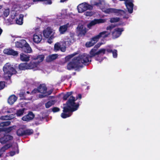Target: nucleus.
Segmentation results:
<instances>
[{
	"mask_svg": "<svg viewBox=\"0 0 160 160\" xmlns=\"http://www.w3.org/2000/svg\"><path fill=\"white\" fill-rule=\"evenodd\" d=\"M76 101L75 98L71 96L66 103L63 104V105L65 106L63 107V112L61 115L62 118H65L70 117L72 112L78 109L80 104L79 102L76 103Z\"/></svg>",
	"mask_w": 160,
	"mask_h": 160,
	"instance_id": "obj_1",
	"label": "nucleus"
},
{
	"mask_svg": "<svg viewBox=\"0 0 160 160\" xmlns=\"http://www.w3.org/2000/svg\"><path fill=\"white\" fill-rule=\"evenodd\" d=\"M4 72V78L5 80H10L11 76L17 73L16 70L12 67V65L7 63L3 68Z\"/></svg>",
	"mask_w": 160,
	"mask_h": 160,
	"instance_id": "obj_2",
	"label": "nucleus"
},
{
	"mask_svg": "<svg viewBox=\"0 0 160 160\" xmlns=\"http://www.w3.org/2000/svg\"><path fill=\"white\" fill-rule=\"evenodd\" d=\"M76 58L79 65H82V64L84 65H88L91 61L89 55L85 53L80 54L78 57H76Z\"/></svg>",
	"mask_w": 160,
	"mask_h": 160,
	"instance_id": "obj_3",
	"label": "nucleus"
},
{
	"mask_svg": "<svg viewBox=\"0 0 160 160\" xmlns=\"http://www.w3.org/2000/svg\"><path fill=\"white\" fill-rule=\"evenodd\" d=\"M52 29L49 27H48L43 31L44 37L45 38H48V42L50 44L52 42V40L54 38L53 35H52Z\"/></svg>",
	"mask_w": 160,
	"mask_h": 160,
	"instance_id": "obj_4",
	"label": "nucleus"
},
{
	"mask_svg": "<svg viewBox=\"0 0 160 160\" xmlns=\"http://www.w3.org/2000/svg\"><path fill=\"white\" fill-rule=\"evenodd\" d=\"M76 57L74 58L72 61L68 63L67 66V69L68 70H71L75 68L79 69L83 67V65H79L78 61L76 60Z\"/></svg>",
	"mask_w": 160,
	"mask_h": 160,
	"instance_id": "obj_5",
	"label": "nucleus"
},
{
	"mask_svg": "<svg viewBox=\"0 0 160 160\" xmlns=\"http://www.w3.org/2000/svg\"><path fill=\"white\" fill-rule=\"evenodd\" d=\"M77 8L78 12L82 13L88 10H92L93 7L88 3L84 2L79 4Z\"/></svg>",
	"mask_w": 160,
	"mask_h": 160,
	"instance_id": "obj_6",
	"label": "nucleus"
},
{
	"mask_svg": "<svg viewBox=\"0 0 160 160\" xmlns=\"http://www.w3.org/2000/svg\"><path fill=\"white\" fill-rule=\"evenodd\" d=\"M111 34L110 32H108L106 31H103L100 32L98 35L92 38L91 40L96 43L99 40V39L102 37L104 38L108 37Z\"/></svg>",
	"mask_w": 160,
	"mask_h": 160,
	"instance_id": "obj_7",
	"label": "nucleus"
},
{
	"mask_svg": "<svg viewBox=\"0 0 160 160\" xmlns=\"http://www.w3.org/2000/svg\"><path fill=\"white\" fill-rule=\"evenodd\" d=\"M102 53V55L105 54V50L100 49L98 51L96 49L94 48H92L90 52L89 56H90V58L92 57H94L97 55H98Z\"/></svg>",
	"mask_w": 160,
	"mask_h": 160,
	"instance_id": "obj_8",
	"label": "nucleus"
},
{
	"mask_svg": "<svg viewBox=\"0 0 160 160\" xmlns=\"http://www.w3.org/2000/svg\"><path fill=\"white\" fill-rule=\"evenodd\" d=\"M124 31L123 28H117L115 29L112 32V38L115 39L118 38L122 34V32Z\"/></svg>",
	"mask_w": 160,
	"mask_h": 160,
	"instance_id": "obj_9",
	"label": "nucleus"
},
{
	"mask_svg": "<svg viewBox=\"0 0 160 160\" xmlns=\"http://www.w3.org/2000/svg\"><path fill=\"white\" fill-rule=\"evenodd\" d=\"M35 117V115L32 111H29L28 114L23 116L22 119L24 121L29 122L32 120Z\"/></svg>",
	"mask_w": 160,
	"mask_h": 160,
	"instance_id": "obj_10",
	"label": "nucleus"
},
{
	"mask_svg": "<svg viewBox=\"0 0 160 160\" xmlns=\"http://www.w3.org/2000/svg\"><path fill=\"white\" fill-rule=\"evenodd\" d=\"M105 19L100 18L98 19H95L91 21L87 25L88 27L90 28L91 27L97 24L104 23L106 22Z\"/></svg>",
	"mask_w": 160,
	"mask_h": 160,
	"instance_id": "obj_11",
	"label": "nucleus"
},
{
	"mask_svg": "<svg viewBox=\"0 0 160 160\" xmlns=\"http://www.w3.org/2000/svg\"><path fill=\"white\" fill-rule=\"evenodd\" d=\"M13 138V137L9 135H4L3 137L0 138V142L2 144H4L12 140Z\"/></svg>",
	"mask_w": 160,
	"mask_h": 160,
	"instance_id": "obj_12",
	"label": "nucleus"
},
{
	"mask_svg": "<svg viewBox=\"0 0 160 160\" xmlns=\"http://www.w3.org/2000/svg\"><path fill=\"white\" fill-rule=\"evenodd\" d=\"M3 52L5 54L13 56H17L18 55V53L17 51L10 48L4 49Z\"/></svg>",
	"mask_w": 160,
	"mask_h": 160,
	"instance_id": "obj_13",
	"label": "nucleus"
},
{
	"mask_svg": "<svg viewBox=\"0 0 160 160\" xmlns=\"http://www.w3.org/2000/svg\"><path fill=\"white\" fill-rule=\"evenodd\" d=\"M126 6L128 9V12L131 13L133 12L134 4L132 2L130 1L129 0H127L124 2Z\"/></svg>",
	"mask_w": 160,
	"mask_h": 160,
	"instance_id": "obj_14",
	"label": "nucleus"
},
{
	"mask_svg": "<svg viewBox=\"0 0 160 160\" xmlns=\"http://www.w3.org/2000/svg\"><path fill=\"white\" fill-rule=\"evenodd\" d=\"M75 39L74 38V35L72 34L70 36H67L65 39V43L69 45L74 42Z\"/></svg>",
	"mask_w": 160,
	"mask_h": 160,
	"instance_id": "obj_15",
	"label": "nucleus"
},
{
	"mask_svg": "<svg viewBox=\"0 0 160 160\" xmlns=\"http://www.w3.org/2000/svg\"><path fill=\"white\" fill-rule=\"evenodd\" d=\"M79 32L78 34L80 36H84L87 32L86 28H83L82 25H79L77 28Z\"/></svg>",
	"mask_w": 160,
	"mask_h": 160,
	"instance_id": "obj_16",
	"label": "nucleus"
},
{
	"mask_svg": "<svg viewBox=\"0 0 160 160\" xmlns=\"http://www.w3.org/2000/svg\"><path fill=\"white\" fill-rule=\"evenodd\" d=\"M42 39V36L41 34H38L36 33L33 35V40L36 43H39L41 41Z\"/></svg>",
	"mask_w": 160,
	"mask_h": 160,
	"instance_id": "obj_17",
	"label": "nucleus"
},
{
	"mask_svg": "<svg viewBox=\"0 0 160 160\" xmlns=\"http://www.w3.org/2000/svg\"><path fill=\"white\" fill-rule=\"evenodd\" d=\"M26 42V40L24 39L21 40L19 42L17 41L15 43L16 46L18 48H21L22 49Z\"/></svg>",
	"mask_w": 160,
	"mask_h": 160,
	"instance_id": "obj_18",
	"label": "nucleus"
},
{
	"mask_svg": "<svg viewBox=\"0 0 160 160\" xmlns=\"http://www.w3.org/2000/svg\"><path fill=\"white\" fill-rule=\"evenodd\" d=\"M58 57L57 54H52L49 55L46 58V60L47 62H50L57 59Z\"/></svg>",
	"mask_w": 160,
	"mask_h": 160,
	"instance_id": "obj_19",
	"label": "nucleus"
},
{
	"mask_svg": "<svg viewBox=\"0 0 160 160\" xmlns=\"http://www.w3.org/2000/svg\"><path fill=\"white\" fill-rule=\"evenodd\" d=\"M39 91L40 92L45 94L46 92L47 88L45 84H40L38 87Z\"/></svg>",
	"mask_w": 160,
	"mask_h": 160,
	"instance_id": "obj_20",
	"label": "nucleus"
},
{
	"mask_svg": "<svg viewBox=\"0 0 160 160\" xmlns=\"http://www.w3.org/2000/svg\"><path fill=\"white\" fill-rule=\"evenodd\" d=\"M18 98L14 95H11L8 99V102L10 105H12L17 99Z\"/></svg>",
	"mask_w": 160,
	"mask_h": 160,
	"instance_id": "obj_21",
	"label": "nucleus"
},
{
	"mask_svg": "<svg viewBox=\"0 0 160 160\" xmlns=\"http://www.w3.org/2000/svg\"><path fill=\"white\" fill-rule=\"evenodd\" d=\"M22 50L24 52L27 53H30L32 51L31 48L29 44L27 42H26V44H25L24 46L22 49Z\"/></svg>",
	"mask_w": 160,
	"mask_h": 160,
	"instance_id": "obj_22",
	"label": "nucleus"
},
{
	"mask_svg": "<svg viewBox=\"0 0 160 160\" xmlns=\"http://www.w3.org/2000/svg\"><path fill=\"white\" fill-rule=\"evenodd\" d=\"M24 15L22 14H20L18 18L16 19V24L19 25H22L23 23V18Z\"/></svg>",
	"mask_w": 160,
	"mask_h": 160,
	"instance_id": "obj_23",
	"label": "nucleus"
},
{
	"mask_svg": "<svg viewBox=\"0 0 160 160\" xmlns=\"http://www.w3.org/2000/svg\"><path fill=\"white\" fill-rule=\"evenodd\" d=\"M113 13L117 16H121L125 14V12L122 10L114 8Z\"/></svg>",
	"mask_w": 160,
	"mask_h": 160,
	"instance_id": "obj_24",
	"label": "nucleus"
},
{
	"mask_svg": "<svg viewBox=\"0 0 160 160\" xmlns=\"http://www.w3.org/2000/svg\"><path fill=\"white\" fill-rule=\"evenodd\" d=\"M69 25V23H67L65 25L61 26L59 29L60 33L63 34L67 30Z\"/></svg>",
	"mask_w": 160,
	"mask_h": 160,
	"instance_id": "obj_25",
	"label": "nucleus"
},
{
	"mask_svg": "<svg viewBox=\"0 0 160 160\" xmlns=\"http://www.w3.org/2000/svg\"><path fill=\"white\" fill-rule=\"evenodd\" d=\"M18 68L20 70H25L28 69V63L24 62L20 63L18 65Z\"/></svg>",
	"mask_w": 160,
	"mask_h": 160,
	"instance_id": "obj_26",
	"label": "nucleus"
},
{
	"mask_svg": "<svg viewBox=\"0 0 160 160\" xmlns=\"http://www.w3.org/2000/svg\"><path fill=\"white\" fill-rule=\"evenodd\" d=\"M12 146V145L11 144H7L3 147H2L0 149V153H1L2 154L3 153V152L5 151L8 149L9 148H11Z\"/></svg>",
	"mask_w": 160,
	"mask_h": 160,
	"instance_id": "obj_27",
	"label": "nucleus"
},
{
	"mask_svg": "<svg viewBox=\"0 0 160 160\" xmlns=\"http://www.w3.org/2000/svg\"><path fill=\"white\" fill-rule=\"evenodd\" d=\"M20 59L23 61H28L29 60L30 57L28 55L21 53L20 55Z\"/></svg>",
	"mask_w": 160,
	"mask_h": 160,
	"instance_id": "obj_28",
	"label": "nucleus"
},
{
	"mask_svg": "<svg viewBox=\"0 0 160 160\" xmlns=\"http://www.w3.org/2000/svg\"><path fill=\"white\" fill-rule=\"evenodd\" d=\"M14 118V115L13 114H11L10 115H5L1 116L0 119L2 120H11Z\"/></svg>",
	"mask_w": 160,
	"mask_h": 160,
	"instance_id": "obj_29",
	"label": "nucleus"
},
{
	"mask_svg": "<svg viewBox=\"0 0 160 160\" xmlns=\"http://www.w3.org/2000/svg\"><path fill=\"white\" fill-rule=\"evenodd\" d=\"M28 69H32L37 67L38 62H31L29 63H28Z\"/></svg>",
	"mask_w": 160,
	"mask_h": 160,
	"instance_id": "obj_30",
	"label": "nucleus"
},
{
	"mask_svg": "<svg viewBox=\"0 0 160 160\" xmlns=\"http://www.w3.org/2000/svg\"><path fill=\"white\" fill-rule=\"evenodd\" d=\"M25 110V108H23L22 109L17 110L16 113L17 116L19 117L23 115Z\"/></svg>",
	"mask_w": 160,
	"mask_h": 160,
	"instance_id": "obj_31",
	"label": "nucleus"
},
{
	"mask_svg": "<svg viewBox=\"0 0 160 160\" xmlns=\"http://www.w3.org/2000/svg\"><path fill=\"white\" fill-rule=\"evenodd\" d=\"M33 130L32 129H28L24 130V136H29L33 133Z\"/></svg>",
	"mask_w": 160,
	"mask_h": 160,
	"instance_id": "obj_32",
	"label": "nucleus"
},
{
	"mask_svg": "<svg viewBox=\"0 0 160 160\" xmlns=\"http://www.w3.org/2000/svg\"><path fill=\"white\" fill-rule=\"evenodd\" d=\"M55 104V101L53 100H50L45 104V106L46 108H49L52 105Z\"/></svg>",
	"mask_w": 160,
	"mask_h": 160,
	"instance_id": "obj_33",
	"label": "nucleus"
},
{
	"mask_svg": "<svg viewBox=\"0 0 160 160\" xmlns=\"http://www.w3.org/2000/svg\"><path fill=\"white\" fill-rule=\"evenodd\" d=\"M17 134L19 136H24V130L22 128H20L17 131Z\"/></svg>",
	"mask_w": 160,
	"mask_h": 160,
	"instance_id": "obj_34",
	"label": "nucleus"
},
{
	"mask_svg": "<svg viewBox=\"0 0 160 160\" xmlns=\"http://www.w3.org/2000/svg\"><path fill=\"white\" fill-rule=\"evenodd\" d=\"M19 96L22 99L28 100V99L26 98V95L25 92L21 91L19 93Z\"/></svg>",
	"mask_w": 160,
	"mask_h": 160,
	"instance_id": "obj_35",
	"label": "nucleus"
},
{
	"mask_svg": "<svg viewBox=\"0 0 160 160\" xmlns=\"http://www.w3.org/2000/svg\"><path fill=\"white\" fill-rule=\"evenodd\" d=\"M73 92L72 91L67 92L65 94L63 97V100H66L72 94Z\"/></svg>",
	"mask_w": 160,
	"mask_h": 160,
	"instance_id": "obj_36",
	"label": "nucleus"
},
{
	"mask_svg": "<svg viewBox=\"0 0 160 160\" xmlns=\"http://www.w3.org/2000/svg\"><path fill=\"white\" fill-rule=\"evenodd\" d=\"M44 56L42 55H40L37 56V58H35V59L38 60V63H39L42 62L44 60Z\"/></svg>",
	"mask_w": 160,
	"mask_h": 160,
	"instance_id": "obj_37",
	"label": "nucleus"
},
{
	"mask_svg": "<svg viewBox=\"0 0 160 160\" xmlns=\"http://www.w3.org/2000/svg\"><path fill=\"white\" fill-rule=\"evenodd\" d=\"M60 111V109L57 107H54L48 110V112H52L54 113L56 112H59Z\"/></svg>",
	"mask_w": 160,
	"mask_h": 160,
	"instance_id": "obj_38",
	"label": "nucleus"
},
{
	"mask_svg": "<svg viewBox=\"0 0 160 160\" xmlns=\"http://www.w3.org/2000/svg\"><path fill=\"white\" fill-rule=\"evenodd\" d=\"M11 124V122L10 121H6L1 122L0 123V126L4 127L9 125Z\"/></svg>",
	"mask_w": 160,
	"mask_h": 160,
	"instance_id": "obj_39",
	"label": "nucleus"
},
{
	"mask_svg": "<svg viewBox=\"0 0 160 160\" xmlns=\"http://www.w3.org/2000/svg\"><path fill=\"white\" fill-rule=\"evenodd\" d=\"M10 13V10L9 8L3 9V15L4 17H7L9 15Z\"/></svg>",
	"mask_w": 160,
	"mask_h": 160,
	"instance_id": "obj_40",
	"label": "nucleus"
},
{
	"mask_svg": "<svg viewBox=\"0 0 160 160\" xmlns=\"http://www.w3.org/2000/svg\"><path fill=\"white\" fill-rule=\"evenodd\" d=\"M114 8H107L104 11L106 13L110 14L111 13H113Z\"/></svg>",
	"mask_w": 160,
	"mask_h": 160,
	"instance_id": "obj_41",
	"label": "nucleus"
},
{
	"mask_svg": "<svg viewBox=\"0 0 160 160\" xmlns=\"http://www.w3.org/2000/svg\"><path fill=\"white\" fill-rule=\"evenodd\" d=\"M95 44V42L91 40L89 42H87L86 43L85 45L87 47L89 48L93 46Z\"/></svg>",
	"mask_w": 160,
	"mask_h": 160,
	"instance_id": "obj_42",
	"label": "nucleus"
},
{
	"mask_svg": "<svg viewBox=\"0 0 160 160\" xmlns=\"http://www.w3.org/2000/svg\"><path fill=\"white\" fill-rule=\"evenodd\" d=\"M120 20L119 18H110V22L111 23L117 22Z\"/></svg>",
	"mask_w": 160,
	"mask_h": 160,
	"instance_id": "obj_43",
	"label": "nucleus"
},
{
	"mask_svg": "<svg viewBox=\"0 0 160 160\" xmlns=\"http://www.w3.org/2000/svg\"><path fill=\"white\" fill-rule=\"evenodd\" d=\"M60 44L58 42H57L55 43L54 45V49L55 51H58L60 49Z\"/></svg>",
	"mask_w": 160,
	"mask_h": 160,
	"instance_id": "obj_44",
	"label": "nucleus"
},
{
	"mask_svg": "<svg viewBox=\"0 0 160 160\" xmlns=\"http://www.w3.org/2000/svg\"><path fill=\"white\" fill-rule=\"evenodd\" d=\"M101 49H104L105 50V52L106 51L108 53H112V49L111 47H108V48L107 47L106 49L105 48H101Z\"/></svg>",
	"mask_w": 160,
	"mask_h": 160,
	"instance_id": "obj_45",
	"label": "nucleus"
},
{
	"mask_svg": "<svg viewBox=\"0 0 160 160\" xmlns=\"http://www.w3.org/2000/svg\"><path fill=\"white\" fill-rule=\"evenodd\" d=\"M5 86V82L4 81L0 82V90L4 88Z\"/></svg>",
	"mask_w": 160,
	"mask_h": 160,
	"instance_id": "obj_46",
	"label": "nucleus"
},
{
	"mask_svg": "<svg viewBox=\"0 0 160 160\" xmlns=\"http://www.w3.org/2000/svg\"><path fill=\"white\" fill-rule=\"evenodd\" d=\"M102 4V2L100 0H97L96 1H94L93 5L97 6H99Z\"/></svg>",
	"mask_w": 160,
	"mask_h": 160,
	"instance_id": "obj_47",
	"label": "nucleus"
},
{
	"mask_svg": "<svg viewBox=\"0 0 160 160\" xmlns=\"http://www.w3.org/2000/svg\"><path fill=\"white\" fill-rule=\"evenodd\" d=\"M38 92H40V91H39L38 88H35L30 93L31 95H33L36 93H38Z\"/></svg>",
	"mask_w": 160,
	"mask_h": 160,
	"instance_id": "obj_48",
	"label": "nucleus"
},
{
	"mask_svg": "<svg viewBox=\"0 0 160 160\" xmlns=\"http://www.w3.org/2000/svg\"><path fill=\"white\" fill-rule=\"evenodd\" d=\"M75 55V54H72L66 57L65 58L66 60L68 61H69V60L72 58Z\"/></svg>",
	"mask_w": 160,
	"mask_h": 160,
	"instance_id": "obj_49",
	"label": "nucleus"
},
{
	"mask_svg": "<svg viewBox=\"0 0 160 160\" xmlns=\"http://www.w3.org/2000/svg\"><path fill=\"white\" fill-rule=\"evenodd\" d=\"M115 25L112 24L111 25L107 26L106 28V29L107 30H111L113 28H115Z\"/></svg>",
	"mask_w": 160,
	"mask_h": 160,
	"instance_id": "obj_50",
	"label": "nucleus"
},
{
	"mask_svg": "<svg viewBox=\"0 0 160 160\" xmlns=\"http://www.w3.org/2000/svg\"><path fill=\"white\" fill-rule=\"evenodd\" d=\"M112 53L113 57L114 58H116L117 57V51L116 49H114L112 50Z\"/></svg>",
	"mask_w": 160,
	"mask_h": 160,
	"instance_id": "obj_51",
	"label": "nucleus"
},
{
	"mask_svg": "<svg viewBox=\"0 0 160 160\" xmlns=\"http://www.w3.org/2000/svg\"><path fill=\"white\" fill-rule=\"evenodd\" d=\"M42 2L46 4H51L52 2L51 0H43Z\"/></svg>",
	"mask_w": 160,
	"mask_h": 160,
	"instance_id": "obj_52",
	"label": "nucleus"
},
{
	"mask_svg": "<svg viewBox=\"0 0 160 160\" xmlns=\"http://www.w3.org/2000/svg\"><path fill=\"white\" fill-rule=\"evenodd\" d=\"M84 15L87 16H91L92 15V13L91 12L87 11L85 12Z\"/></svg>",
	"mask_w": 160,
	"mask_h": 160,
	"instance_id": "obj_53",
	"label": "nucleus"
},
{
	"mask_svg": "<svg viewBox=\"0 0 160 160\" xmlns=\"http://www.w3.org/2000/svg\"><path fill=\"white\" fill-rule=\"evenodd\" d=\"M12 130V127H9L6 129V131L8 132H10Z\"/></svg>",
	"mask_w": 160,
	"mask_h": 160,
	"instance_id": "obj_54",
	"label": "nucleus"
},
{
	"mask_svg": "<svg viewBox=\"0 0 160 160\" xmlns=\"http://www.w3.org/2000/svg\"><path fill=\"white\" fill-rule=\"evenodd\" d=\"M101 45V44H99L98 43L96 45L93 47V48H94V49H96V50H97L99 48V47Z\"/></svg>",
	"mask_w": 160,
	"mask_h": 160,
	"instance_id": "obj_55",
	"label": "nucleus"
},
{
	"mask_svg": "<svg viewBox=\"0 0 160 160\" xmlns=\"http://www.w3.org/2000/svg\"><path fill=\"white\" fill-rule=\"evenodd\" d=\"M82 96L81 94H78V95L76 96V98H75V99H76V100L78 99H80L82 98Z\"/></svg>",
	"mask_w": 160,
	"mask_h": 160,
	"instance_id": "obj_56",
	"label": "nucleus"
},
{
	"mask_svg": "<svg viewBox=\"0 0 160 160\" xmlns=\"http://www.w3.org/2000/svg\"><path fill=\"white\" fill-rule=\"evenodd\" d=\"M97 56L95 57V59L97 61H99L101 59V57L99 56V54L97 55Z\"/></svg>",
	"mask_w": 160,
	"mask_h": 160,
	"instance_id": "obj_57",
	"label": "nucleus"
},
{
	"mask_svg": "<svg viewBox=\"0 0 160 160\" xmlns=\"http://www.w3.org/2000/svg\"><path fill=\"white\" fill-rule=\"evenodd\" d=\"M52 91H53V90H50L48 91V92L46 91V93H47V95H50L52 93Z\"/></svg>",
	"mask_w": 160,
	"mask_h": 160,
	"instance_id": "obj_58",
	"label": "nucleus"
},
{
	"mask_svg": "<svg viewBox=\"0 0 160 160\" xmlns=\"http://www.w3.org/2000/svg\"><path fill=\"white\" fill-rule=\"evenodd\" d=\"M15 154V151H11L10 152V155L11 156H13Z\"/></svg>",
	"mask_w": 160,
	"mask_h": 160,
	"instance_id": "obj_59",
	"label": "nucleus"
},
{
	"mask_svg": "<svg viewBox=\"0 0 160 160\" xmlns=\"http://www.w3.org/2000/svg\"><path fill=\"white\" fill-rule=\"evenodd\" d=\"M43 0H33V2H42Z\"/></svg>",
	"mask_w": 160,
	"mask_h": 160,
	"instance_id": "obj_60",
	"label": "nucleus"
},
{
	"mask_svg": "<svg viewBox=\"0 0 160 160\" xmlns=\"http://www.w3.org/2000/svg\"><path fill=\"white\" fill-rule=\"evenodd\" d=\"M39 97L40 98H43V95H40Z\"/></svg>",
	"mask_w": 160,
	"mask_h": 160,
	"instance_id": "obj_61",
	"label": "nucleus"
},
{
	"mask_svg": "<svg viewBox=\"0 0 160 160\" xmlns=\"http://www.w3.org/2000/svg\"><path fill=\"white\" fill-rule=\"evenodd\" d=\"M26 93H27V94H30V92L29 91H27V92H26Z\"/></svg>",
	"mask_w": 160,
	"mask_h": 160,
	"instance_id": "obj_62",
	"label": "nucleus"
},
{
	"mask_svg": "<svg viewBox=\"0 0 160 160\" xmlns=\"http://www.w3.org/2000/svg\"><path fill=\"white\" fill-rule=\"evenodd\" d=\"M123 18H127V19H128V17H125V16H124V17H123Z\"/></svg>",
	"mask_w": 160,
	"mask_h": 160,
	"instance_id": "obj_63",
	"label": "nucleus"
},
{
	"mask_svg": "<svg viewBox=\"0 0 160 160\" xmlns=\"http://www.w3.org/2000/svg\"><path fill=\"white\" fill-rule=\"evenodd\" d=\"M2 6L0 5V9H2Z\"/></svg>",
	"mask_w": 160,
	"mask_h": 160,
	"instance_id": "obj_64",
	"label": "nucleus"
}]
</instances>
